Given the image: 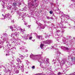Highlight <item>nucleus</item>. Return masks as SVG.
<instances>
[{
	"label": "nucleus",
	"mask_w": 75,
	"mask_h": 75,
	"mask_svg": "<svg viewBox=\"0 0 75 75\" xmlns=\"http://www.w3.org/2000/svg\"><path fill=\"white\" fill-rule=\"evenodd\" d=\"M19 30L22 33V34H24V32H23V31H25V30H23L21 28H20L19 29Z\"/></svg>",
	"instance_id": "obj_6"
},
{
	"label": "nucleus",
	"mask_w": 75,
	"mask_h": 75,
	"mask_svg": "<svg viewBox=\"0 0 75 75\" xmlns=\"http://www.w3.org/2000/svg\"><path fill=\"white\" fill-rule=\"evenodd\" d=\"M10 51L8 50L7 51V54H6V56H7V55H10Z\"/></svg>",
	"instance_id": "obj_14"
},
{
	"label": "nucleus",
	"mask_w": 75,
	"mask_h": 75,
	"mask_svg": "<svg viewBox=\"0 0 75 75\" xmlns=\"http://www.w3.org/2000/svg\"><path fill=\"white\" fill-rule=\"evenodd\" d=\"M63 42H64V39L63 40Z\"/></svg>",
	"instance_id": "obj_48"
},
{
	"label": "nucleus",
	"mask_w": 75,
	"mask_h": 75,
	"mask_svg": "<svg viewBox=\"0 0 75 75\" xmlns=\"http://www.w3.org/2000/svg\"><path fill=\"white\" fill-rule=\"evenodd\" d=\"M50 14H52V13H53V12L52 11H50Z\"/></svg>",
	"instance_id": "obj_25"
},
{
	"label": "nucleus",
	"mask_w": 75,
	"mask_h": 75,
	"mask_svg": "<svg viewBox=\"0 0 75 75\" xmlns=\"http://www.w3.org/2000/svg\"><path fill=\"white\" fill-rule=\"evenodd\" d=\"M63 48H64V49H66L67 50H69V48L68 47H63Z\"/></svg>",
	"instance_id": "obj_19"
},
{
	"label": "nucleus",
	"mask_w": 75,
	"mask_h": 75,
	"mask_svg": "<svg viewBox=\"0 0 75 75\" xmlns=\"http://www.w3.org/2000/svg\"><path fill=\"white\" fill-rule=\"evenodd\" d=\"M30 55V58H32V57H35V56H38V55H34L32 53Z\"/></svg>",
	"instance_id": "obj_9"
},
{
	"label": "nucleus",
	"mask_w": 75,
	"mask_h": 75,
	"mask_svg": "<svg viewBox=\"0 0 75 75\" xmlns=\"http://www.w3.org/2000/svg\"><path fill=\"white\" fill-rule=\"evenodd\" d=\"M22 50L23 52H25V50L24 49H22Z\"/></svg>",
	"instance_id": "obj_22"
},
{
	"label": "nucleus",
	"mask_w": 75,
	"mask_h": 75,
	"mask_svg": "<svg viewBox=\"0 0 75 75\" xmlns=\"http://www.w3.org/2000/svg\"><path fill=\"white\" fill-rule=\"evenodd\" d=\"M62 29H64V28H62Z\"/></svg>",
	"instance_id": "obj_56"
},
{
	"label": "nucleus",
	"mask_w": 75,
	"mask_h": 75,
	"mask_svg": "<svg viewBox=\"0 0 75 75\" xmlns=\"http://www.w3.org/2000/svg\"><path fill=\"white\" fill-rule=\"evenodd\" d=\"M65 63L64 62V61H62L61 62V64H64Z\"/></svg>",
	"instance_id": "obj_23"
},
{
	"label": "nucleus",
	"mask_w": 75,
	"mask_h": 75,
	"mask_svg": "<svg viewBox=\"0 0 75 75\" xmlns=\"http://www.w3.org/2000/svg\"><path fill=\"white\" fill-rule=\"evenodd\" d=\"M16 65H18L17 66V68L18 69H21L22 72H24V65L23 64H21V65L18 64V63H16Z\"/></svg>",
	"instance_id": "obj_1"
},
{
	"label": "nucleus",
	"mask_w": 75,
	"mask_h": 75,
	"mask_svg": "<svg viewBox=\"0 0 75 75\" xmlns=\"http://www.w3.org/2000/svg\"><path fill=\"white\" fill-rule=\"evenodd\" d=\"M11 16L10 14L9 13H8L6 14V16H4V18L5 19H6V18H8L10 20V18L11 17Z\"/></svg>",
	"instance_id": "obj_5"
},
{
	"label": "nucleus",
	"mask_w": 75,
	"mask_h": 75,
	"mask_svg": "<svg viewBox=\"0 0 75 75\" xmlns=\"http://www.w3.org/2000/svg\"><path fill=\"white\" fill-rule=\"evenodd\" d=\"M50 18V19H52L53 18L52 17H51Z\"/></svg>",
	"instance_id": "obj_41"
},
{
	"label": "nucleus",
	"mask_w": 75,
	"mask_h": 75,
	"mask_svg": "<svg viewBox=\"0 0 75 75\" xmlns=\"http://www.w3.org/2000/svg\"><path fill=\"white\" fill-rule=\"evenodd\" d=\"M30 37V36H29V34L25 35V36L24 37L25 38H27V37Z\"/></svg>",
	"instance_id": "obj_17"
},
{
	"label": "nucleus",
	"mask_w": 75,
	"mask_h": 75,
	"mask_svg": "<svg viewBox=\"0 0 75 75\" xmlns=\"http://www.w3.org/2000/svg\"><path fill=\"white\" fill-rule=\"evenodd\" d=\"M4 75H6L5 74H4Z\"/></svg>",
	"instance_id": "obj_52"
},
{
	"label": "nucleus",
	"mask_w": 75,
	"mask_h": 75,
	"mask_svg": "<svg viewBox=\"0 0 75 75\" xmlns=\"http://www.w3.org/2000/svg\"><path fill=\"white\" fill-rule=\"evenodd\" d=\"M36 23H37V24H38V23H37V21L36 22Z\"/></svg>",
	"instance_id": "obj_46"
},
{
	"label": "nucleus",
	"mask_w": 75,
	"mask_h": 75,
	"mask_svg": "<svg viewBox=\"0 0 75 75\" xmlns=\"http://www.w3.org/2000/svg\"><path fill=\"white\" fill-rule=\"evenodd\" d=\"M18 72H19V71L18 70H17L16 71V74H18Z\"/></svg>",
	"instance_id": "obj_24"
},
{
	"label": "nucleus",
	"mask_w": 75,
	"mask_h": 75,
	"mask_svg": "<svg viewBox=\"0 0 75 75\" xmlns=\"http://www.w3.org/2000/svg\"><path fill=\"white\" fill-rule=\"evenodd\" d=\"M10 62H14V60H10Z\"/></svg>",
	"instance_id": "obj_32"
},
{
	"label": "nucleus",
	"mask_w": 75,
	"mask_h": 75,
	"mask_svg": "<svg viewBox=\"0 0 75 75\" xmlns=\"http://www.w3.org/2000/svg\"><path fill=\"white\" fill-rule=\"evenodd\" d=\"M57 60H58V61L59 62V61H60V60H59V59H57Z\"/></svg>",
	"instance_id": "obj_39"
},
{
	"label": "nucleus",
	"mask_w": 75,
	"mask_h": 75,
	"mask_svg": "<svg viewBox=\"0 0 75 75\" xmlns=\"http://www.w3.org/2000/svg\"><path fill=\"white\" fill-rule=\"evenodd\" d=\"M21 3H18V5H19V6L21 5Z\"/></svg>",
	"instance_id": "obj_36"
},
{
	"label": "nucleus",
	"mask_w": 75,
	"mask_h": 75,
	"mask_svg": "<svg viewBox=\"0 0 75 75\" xmlns=\"http://www.w3.org/2000/svg\"><path fill=\"white\" fill-rule=\"evenodd\" d=\"M7 46H8V44L7 45Z\"/></svg>",
	"instance_id": "obj_51"
},
{
	"label": "nucleus",
	"mask_w": 75,
	"mask_h": 75,
	"mask_svg": "<svg viewBox=\"0 0 75 75\" xmlns=\"http://www.w3.org/2000/svg\"><path fill=\"white\" fill-rule=\"evenodd\" d=\"M4 71L6 73H8V72H9V75H13L12 74H11V73L10 72V70L8 69V68H6L4 70Z\"/></svg>",
	"instance_id": "obj_3"
},
{
	"label": "nucleus",
	"mask_w": 75,
	"mask_h": 75,
	"mask_svg": "<svg viewBox=\"0 0 75 75\" xmlns=\"http://www.w3.org/2000/svg\"><path fill=\"white\" fill-rule=\"evenodd\" d=\"M14 34L16 37H18L19 36V33H15Z\"/></svg>",
	"instance_id": "obj_13"
},
{
	"label": "nucleus",
	"mask_w": 75,
	"mask_h": 75,
	"mask_svg": "<svg viewBox=\"0 0 75 75\" xmlns=\"http://www.w3.org/2000/svg\"><path fill=\"white\" fill-rule=\"evenodd\" d=\"M30 35H31V34H30Z\"/></svg>",
	"instance_id": "obj_55"
},
{
	"label": "nucleus",
	"mask_w": 75,
	"mask_h": 75,
	"mask_svg": "<svg viewBox=\"0 0 75 75\" xmlns=\"http://www.w3.org/2000/svg\"><path fill=\"white\" fill-rule=\"evenodd\" d=\"M61 73L60 72H59L58 73V75H60L61 74Z\"/></svg>",
	"instance_id": "obj_34"
},
{
	"label": "nucleus",
	"mask_w": 75,
	"mask_h": 75,
	"mask_svg": "<svg viewBox=\"0 0 75 75\" xmlns=\"http://www.w3.org/2000/svg\"><path fill=\"white\" fill-rule=\"evenodd\" d=\"M35 1H37V0H34Z\"/></svg>",
	"instance_id": "obj_44"
},
{
	"label": "nucleus",
	"mask_w": 75,
	"mask_h": 75,
	"mask_svg": "<svg viewBox=\"0 0 75 75\" xmlns=\"http://www.w3.org/2000/svg\"><path fill=\"white\" fill-rule=\"evenodd\" d=\"M27 24V23H25V25H26Z\"/></svg>",
	"instance_id": "obj_37"
},
{
	"label": "nucleus",
	"mask_w": 75,
	"mask_h": 75,
	"mask_svg": "<svg viewBox=\"0 0 75 75\" xmlns=\"http://www.w3.org/2000/svg\"><path fill=\"white\" fill-rule=\"evenodd\" d=\"M44 75H45V74H44Z\"/></svg>",
	"instance_id": "obj_59"
},
{
	"label": "nucleus",
	"mask_w": 75,
	"mask_h": 75,
	"mask_svg": "<svg viewBox=\"0 0 75 75\" xmlns=\"http://www.w3.org/2000/svg\"><path fill=\"white\" fill-rule=\"evenodd\" d=\"M63 47H62V48H63V49H65V48Z\"/></svg>",
	"instance_id": "obj_40"
},
{
	"label": "nucleus",
	"mask_w": 75,
	"mask_h": 75,
	"mask_svg": "<svg viewBox=\"0 0 75 75\" xmlns=\"http://www.w3.org/2000/svg\"><path fill=\"white\" fill-rule=\"evenodd\" d=\"M10 28L11 29L13 30V26L11 25L10 26Z\"/></svg>",
	"instance_id": "obj_20"
},
{
	"label": "nucleus",
	"mask_w": 75,
	"mask_h": 75,
	"mask_svg": "<svg viewBox=\"0 0 75 75\" xmlns=\"http://www.w3.org/2000/svg\"><path fill=\"white\" fill-rule=\"evenodd\" d=\"M20 57L21 58V59H24V56L20 55Z\"/></svg>",
	"instance_id": "obj_15"
},
{
	"label": "nucleus",
	"mask_w": 75,
	"mask_h": 75,
	"mask_svg": "<svg viewBox=\"0 0 75 75\" xmlns=\"http://www.w3.org/2000/svg\"><path fill=\"white\" fill-rule=\"evenodd\" d=\"M0 75H1V74H0Z\"/></svg>",
	"instance_id": "obj_60"
},
{
	"label": "nucleus",
	"mask_w": 75,
	"mask_h": 75,
	"mask_svg": "<svg viewBox=\"0 0 75 75\" xmlns=\"http://www.w3.org/2000/svg\"><path fill=\"white\" fill-rule=\"evenodd\" d=\"M52 43V41L51 40H47L43 41V44H48L50 45Z\"/></svg>",
	"instance_id": "obj_2"
},
{
	"label": "nucleus",
	"mask_w": 75,
	"mask_h": 75,
	"mask_svg": "<svg viewBox=\"0 0 75 75\" xmlns=\"http://www.w3.org/2000/svg\"><path fill=\"white\" fill-rule=\"evenodd\" d=\"M32 37H30L29 38V40H31V39H32Z\"/></svg>",
	"instance_id": "obj_30"
},
{
	"label": "nucleus",
	"mask_w": 75,
	"mask_h": 75,
	"mask_svg": "<svg viewBox=\"0 0 75 75\" xmlns=\"http://www.w3.org/2000/svg\"><path fill=\"white\" fill-rule=\"evenodd\" d=\"M32 6H34L33 4H32Z\"/></svg>",
	"instance_id": "obj_45"
},
{
	"label": "nucleus",
	"mask_w": 75,
	"mask_h": 75,
	"mask_svg": "<svg viewBox=\"0 0 75 75\" xmlns=\"http://www.w3.org/2000/svg\"><path fill=\"white\" fill-rule=\"evenodd\" d=\"M40 64V65H41V64Z\"/></svg>",
	"instance_id": "obj_58"
},
{
	"label": "nucleus",
	"mask_w": 75,
	"mask_h": 75,
	"mask_svg": "<svg viewBox=\"0 0 75 75\" xmlns=\"http://www.w3.org/2000/svg\"><path fill=\"white\" fill-rule=\"evenodd\" d=\"M12 31H13V30H12Z\"/></svg>",
	"instance_id": "obj_47"
},
{
	"label": "nucleus",
	"mask_w": 75,
	"mask_h": 75,
	"mask_svg": "<svg viewBox=\"0 0 75 75\" xmlns=\"http://www.w3.org/2000/svg\"><path fill=\"white\" fill-rule=\"evenodd\" d=\"M13 27H14V31H16V30H17V28L16 27V26L15 25H13Z\"/></svg>",
	"instance_id": "obj_12"
},
{
	"label": "nucleus",
	"mask_w": 75,
	"mask_h": 75,
	"mask_svg": "<svg viewBox=\"0 0 75 75\" xmlns=\"http://www.w3.org/2000/svg\"><path fill=\"white\" fill-rule=\"evenodd\" d=\"M11 41V42L12 43H13V42H15V39H12L10 40Z\"/></svg>",
	"instance_id": "obj_10"
},
{
	"label": "nucleus",
	"mask_w": 75,
	"mask_h": 75,
	"mask_svg": "<svg viewBox=\"0 0 75 75\" xmlns=\"http://www.w3.org/2000/svg\"><path fill=\"white\" fill-rule=\"evenodd\" d=\"M18 3H17V2H15L14 3H13V6H17Z\"/></svg>",
	"instance_id": "obj_7"
},
{
	"label": "nucleus",
	"mask_w": 75,
	"mask_h": 75,
	"mask_svg": "<svg viewBox=\"0 0 75 75\" xmlns=\"http://www.w3.org/2000/svg\"><path fill=\"white\" fill-rule=\"evenodd\" d=\"M12 58H13V57H12Z\"/></svg>",
	"instance_id": "obj_57"
},
{
	"label": "nucleus",
	"mask_w": 75,
	"mask_h": 75,
	"mask_svg": "<svg viewBox=\"0 0 75 75\" xmlns=\"http://www.w3.org/2000/svg\"><path fill=\"white\" fill-rule=\"evenodd\" d=\"M2 16H3V14H2Z\"/></svg>",
	"instance_id": "obj_54"
},
{
	"label": "nucleus",
	"mask_w": 75,
	"mask_h": 75,
	"mask_svg": "<svg viewBox=\"0 0 75 75\" xmlns=\"http://www.w3.org/2000/svg\"><path fill=\"white\" fill-rule=\"evenodd\" d=\"M62 32H64V30H63Z\"/></svg>",
	"instance_id": "obj_49"
},
{
	"label": "nucleus",
	"mask_w": 75,
	"mask_h": 75,
	"mask_svg": "<svg viewBox=\"0 0 75 75\" xmlns=\"http://www.w3.org/2000/svg\"><path fill=\"white\" fill-rule=\"evenodd\" d=\"M45 28L44 27L43 28H42V29H44V28Z\"/></svg>",
	"instance_id": "obj_42"
},
{
	"label": "nucleus",
	"mask_w": 75,
	"mask_h": 75,
	"mask_svg": "<svg viewBox=\"0 0 75 75\" xmlns=\"http://www.w3.org/2000/svg\"><path fill=\"white\" fill-rule=\"evenodd\" d=\"M17 61V62H20V63H21V61H20V59H19L18 58H17V59H16Z\"/></svg>",
	"instance_id": "obj_16"
},
{
	"label": "nucleus",
	"mask_w": 75,
	"mask_h": 75,
	"mask_svg": "<svg viewBox=\"0 0 75 75\" xmlns=\"http://www.w3.org/2000/svg\"><path fill=\"white\" fill-rule=\"evenodd\" d=\"M37 38H38V39L40 40H40H42V36H37Z\"/></svg>",
	"instance_id": "obj_8"
},
{
	"label": "nucleus",
	"mask_w": 75,
	"mask_h": 75,
	"mask_svg": "<svg viewBox=\"0 0 75 75\" xmlns=\"http://www.w3.org/2000/svg\"><path fill=\"white\" fill-rule=\"evenodd\" d=\"M44 45L42 43H41L40 45V47L42 49H43V47H44Z\"/></svg>",
	"instance_id": "obj_11"
},
{
	"label": "nucleus",
	"mask_w": 75,
	"mask_h": 75,
	"mask_svg": "<svg viewBox=\"0 0 75 75\" xmlns=\"http://www.w3.org/2000/svg\"><path fill=\"white\" fill-rule=\"evenodd\" d=\"M4 0H0V2H1V1L2 2V4H5V2H4V1H3Z\"/></svg>",
	"instance_id": "obj_18"
},
{
	"label": "nucleus",
	"mask_w": 75,
	"mask_h": 75,
	"mask_svg": "<svg viewBox=\"0 0 75 75\" xmlns=\"http://www.w3.org/2000/svg\"><path fill=\"white\" fill-rule=\"evenodd\" d=\"M72 1H74V0H71Z\"/></svg>",
	"instance_id": "obj_50"
},
{
	"label": "nucleus",
	"mask_w": 75,
	"mask_h": 75,
	"mask_svg": "<svg viewBox=\"0 0 75 75\" xmlns=\"http://www.w3.org/2000/svg\"><path fill=\"white\" fill-rule=\"evenodd\" d=\"M7 43H8V42H7Z\"/></svg>",
	"instance_id": "obj_53"
},
{
	"label": "nucleus",
	"mask_w": 75,
	"mask_h": 75,
	"mask_svg": "<svg viewBox=\"0 0 75 75\" xmlns=\"http://www.w3.org/2000/svg\"><path fill=\"white\" fill-rule=\"evenodd\" d=\"M39 62H40V64H42V63L43 62H40V61H39V60H38Z\"/></svg>",
	"instance_id": "obj_33"
},
{
	"label": "nucleus",
	"mask_w": 75,
	"mask_h": 75,
	"mask_svg": "<svg viewBox=\"0 0 75 75\" xmlns=\"http://www.w3.org/2000/svg\"><path fill=\"white\" fill-rule=\"evenodd\" d=\"M57 66H58V65H59V64H57Z\"/></svg>",
	"instance_id": "obj_43"
},
{
	"label": "nucleus",
	"mask_w": 75,
	"mask_h": 75,
	"mask_svg": "<svg viewBox=\"0 0 75 75\" xmlns=\"http://www.w3.org/2000/svg\"><path fill=\"white\" fill-rule=\"evenodd\" d=\"M46 61H45V60H43V62H44V63L46 62V65H47V66L48 67V66H49V64H50V63H49V62L48 61L49 59H46Z\"/></svg>",
	"instance_id": "obj_4"
},
{
	"label": "nucleus",
	"mask_w": 75,
	"mask_h": 75,
	"mask_svg": "<svg viewBox=\"0 0 75 75\" xmlns=\"http://www.w3.org/2000/svg\"><path fill=\"white\" fill-rule=\"evenodd\" d=\"M8 65H9L8 64H6V66H8Z\"/></svg>",
	"instance_id": "obj_38"
},
{
	"label": "nucleus",
	"mask_w": 75,
	"mask_h": 75,
	"mask_svg": "<svg viewBox=\"0 0 75 75\" xmlns=\"http://www.w3.org/2000/svg\"><path fill=\"white\" fill-rule=\"evenodd\" d=\"M35 66H33L32 67V68H33V69H35Z\"/></svg>",
	"instance_id": "obj_29"
},
{
	"label": "nucleus",
	"mask_w": 75,
	"mask_h": 75,
	"mask_svg": "<svg viewBox=\"0 0 75 75\" xmlns=\"http://www.w3.org/2000/svg\"><path fill=\"white\" fill-rule=\"evenodd\" d=\"M67 18H69V16L67 15Z\"/></svg>",
	"instance_id": "obj_26"
},
{
	"label": "nucleus",
	"mask_w": 75,
	"mask_h": 75,
	"mask_svg": "<svg viewBox=\"0 0 75 75\" xmlns=\"http://www.w3.org/2000/svg\"><path fill=\"white\" fill-rule=\"evenodd\" d=\"M5 35H5V34H4V35H3L4 36H3V37H6V34H5Z\"/></svg>",
	"instance_id": "obj_27"
},
{
	"label": "nucleus",
	"mask_w": 75,
	"mask_h": 75,
	"mask_svg": "<svg viewBox=\"0 0 75 75\" xmlns=\"http://www.w3.org/2000/svg\"><path fill=\"white\" fill-rule=\"evenodd\" d=\"M71 59H72V61H74V60H75V58H74V57H72L71 58Z\"/></svg>",
	"instance_id": "obj_21"
},
{
	"label": "nucleus",
	"mask_w": 75,
	"mask_h": 75,
	"mask_svg": "<svg viewBox=\"0 0 75 75\" xmlns=\"http://www.w3.org/2000/svg\"><path fill=\"white\" fill-rule=\"evenodd\" d=\"M13 34H11V37H13Z\"/></svg>",
	"instance_id": "obj_31"
},
{
	"label": "nucleus",
	"mask_w": 75,
	"mask_h": 75,
	"mask_svg": "<svg viewBox=\"0 0 75 75\" xmlns=\"http://www.w3.org/2000/svg\"><path fill=\"white\" fill-rule=\"evenodd\" d=\"M57 32L58 33H59V32H60V30H57Z\"/></svg>",
	"instance_id": "obj_35"
},
{
	"label": "nucleus",
	"mask_w": 75,
	"mask_h": 75,
	"mask_svg": "<svg viewBox=\"0 0 75 75\" xmlns=\"http://www.w3.org/2000/svg\"><path fill=\"white\" fill-rule=\"evenodd\" d=\"M47 19H50V17H48V16H47Z\"/></svg>",
	"instance_id": "obj_28"
}]
</instances>
